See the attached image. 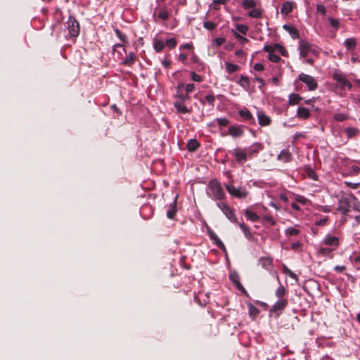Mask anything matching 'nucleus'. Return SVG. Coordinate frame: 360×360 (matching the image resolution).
I'll return each mask as SVG.
<instances>
[{"label": "nucleus", "mask_w": 360, "mask_h": 360, "mask_svg": "<svg viewBox=\"0 0 360 360\" xmlns=\"http://www.w3.org/2000/svg\"><path fill=\"white\" fill-rule=\"evenodd\" d=\"M206 193L209 198L218 202H221V200H224L226 197L225 192L220 182L216 179L209 181L206 188Z\"/></svg>", "instance_id": "f257e3e1"}, {"label": "nucleus", "mask_w": 360, "mask_h": 360, "mask_svg": "<svg viewBox=\"0 0 360 360\" xmlns=\"http://www.w3.org/2000/svg\"><path fill=\"white\" fill-rule=\"evenodd\" d=\"M338 206L337 210L343 215H347L350 211L351 201L354 199V195L341 191L338 195Z\"/></svg>", "instance_id": "f03ea898"}, {"label": "nucleus", "mask_w": 360, "mask_h": 360, "mask_svg": "<svg viewBox=\"0 0 360 360\" xmlns=\"http://www.w3.org/2000/svg\"><path fill=\"white\" fill-rule=\"evenodd\" d=\"M332 77L338 83V87L341 91H349L352 89V83L348 81L345 74L342 71L337 69L334 70Z\"/></svg>", "instance_id": "7ed1b4c3"}, {"label": "nucleus", "mask_w": 360, "mask_h": 360, "mask_svg": "<svg viewBox=\"0 0 360 360\" xmlns=\"http://www.w3.org/2000/svg\"><path fill=\"white\" fill-rule=\"evenodd\" d=\"M224 186L228 193L233 198L243 199L245 198L248 194L246 188L243 186H239L236 188L230 183L225 184Z\"/></svg>", "instance_id": "20e7f679"}, {"label": "nucleus", "mask_w": 360, "mask_h": 360, "mask_svg": "<svg viewBox=\"0 0 360 360\" xmlns=\"http://www.w3.org/2000/svg\"><path fill=\"white\" fill-rule=\"evenodd\" d=\"M216 205L231 222H237V217L235 214L234 209L229 206L227 202H217Z\"/></svg>", "instance_id": "39448f33"}, {"label": "nucleus", "mask_w": 360, "mask_h": 360, "mask_svg": "<svg viewBox=\"0 0 360 360\" xmlns=\"http://www.w3.org/2000/svg\"><path fill=\"white\" fill-rule=\"evenodd\" d=\"M65 27L69 32L70 37H77L80 32L79 22L73 17L70 15L65 22Z\"/></svg>", "instance_id": "423d86ee"}, {"label": "nucleus", "mask_w": 360, "mask_h": 360, "mask_svg": "<svg viewBox=\"0 0 360 360\" xmlns=\"http://www.w3.org/2000/svg\"><path fill=\"white\" fill-rule=\"evenodd\" d=\"M298 80L304 83L307 85L309 91H314L318 87V83L316 80L314 79V77L309 75L300 73L298 76Z\"/></svg>", "instance_id": "0eeeda50"}, {"label": "nucleus", "mask_w": 360, "mask_h": 360, "mask_svg": "<svg viewBox=\"0 0 360 360\" xmlns=\"http://www.w3.org/2000/svg\"><path fill=\"white\" fill-rule=\"evenodd\" d=\"M229 278L231 281V282L234 284L236 289L240 291L245 296L248 297V293L240 283V276L236 271H231L229 274Z\"/></svg>", "instance_id": "6e6552de"}, {"label": "nucleus", "mask_w": 360, "mask_h": 360, "mask_svg": "<svg viewBox=\"0 0 360 360\" xmlns=\"http://www.w3.org/2000/svg\"><path fill=\"white\" fill-rule=\"evenodd\" d=\"M298 49L300 58L307 57L310 51L314 53V51L311 50V45L307 41L303 39L300 41Z\"/></svg>", "instance_id": "1a4fd4ad"}, {"label": "nucleus", "mask_w": 360, "mask_h": 360, "mask_svg": "<svg viewBox=\"0 0 360 360\" xmlns=\"http://www.w3.org/2000/svg\"><path fill=\"white\" fill-rule=\"evenodd\" d=\"M257 117L258 123L261 127H267L271 124V117L262 110H257Z\"/></svg>", "instance_id": "9d476101"}, {"label": "nucleus", "mask_w": 360, "mask_h": 360, "mask_svg": "<svg viewBox=\"0 0 360 360\" xmlns=\"http://www.w3.org/2000/svg\"><path fill=\"white\" fill-rule=\"evenodd\" d=\"M340 241L339 238L336 236H331L328 234L326 236L321 244H324L326 245L330 246L331 248L335 249L339 245Z\"/></svg>", "instance_id": "9b49d317"}, {"label": "nucleus", "mask_w": 360, "mask_h": 360, "mask_svg": "<svg viewBox=\"0 0 360 360\" xmlns=\"http://www.w3.org/2000/svg\"><path fill=\"white\" fill-rule=\"evenodd\" d=\"M263 149V145L261 143L255 142L252 145H251L247 149V153L248 155V158H252L255 156L259 151Z\"/></svg>", "instance_id": "f8f14e48"}, {"label": "nucleus", "mask_w": 360, "mask_h": 360, "mask_svg": "<svg viewBox=\"0 0 360 360\" xmlns=\"http://www.w3.org/2000/svg\"><path fill=\"white\" fill-rule=\"evenodd\" d=\"M233 155L236 158V161L240 163L245 162L248 157L247 151L240 148L235 149L233 152Z\"/></svg>", "instance_id": "ddd939ff"}, {"label": "nucleus", "mask_w": 360, "mask_h": 360, "mask_svg": "<svg viewBox=\"0 0 360 360\" xmlns=\"http://www.w3.org/2000/svg\"><path fill=\"white\" fill-rule=\"evenodd\" d=\"M292 158V154L288 149L282 150L277 156V160L284 163L290 162Z\"/></svg>", "instance_id": "4468645a"}, {"label": "nucleus", "mask_w": 360, "mask_h": 360, "mask_svg": "<svg viewBox=\"0 0 360 360\" xmlns=\"http://www.w3.org/2000/svg\"><path fill=\"white\" fill-rule=\"evenodd\" d=\"M238 114L244 121L248 122L249 123H254V117L248 108H244L240 110Z\"/></svg>", "instance_id": "2eb2a0df"}, {"label": "nucleus", "mask_w": 360, "mask_h": 360, "mask_svg": "<svg viewBox=\"0 0 360 360\" xmlns=\"http://www.w3.org/2000/svg\"><path fill=\"white\" fill-rule=\"evenodd\" d=\"M243 132V127L242 126H231L229 128V134L233 138L242 136Z\"/></svg>", "instance_id": "dca6fc26"}, {"label": "nucleus", "mask_w": 360, "mask_h": 360, "mask_svg": "<svg viewBox=\"0 0 360 360\" xmlns=\"http://www.w3.org/2000/svg\"><path fill=\"white\" fill-rule=\"evenodd\" d=\"M283 28L289 33L292 39L299 38V32L294 26L285 24L283 25Z\"/></svg>", "instance_id": "f3484780"}, {"label": "nucleus", "mask_w": 360, "mask_h": 360, "mask_svg": "<svg viewBox=\"0 0 360 360\" xmlns=\"http://www.w3.org/2000/svg\"><path fill=\"white\" fill-rule=\"evenodd\" d=\"M136 60V56L134 52L129 53L124 59L122 61V64L127 66L132 65Z\"/></svg>", "instance_id": "a211bd4d"}, {"label": "nucleus", "mask_w": 360, "mask_h": 360, "mask_svg": "<svg viewBox=\"0 0 360 360\" xmlns=\"http://www.w3.org/2000/svg\"><path fill=\"white\" fill-rule=\"evenodd\" d=\"M297 116L302 120H306L310 116V111L305 107H298L297 110Z\"/></svg>", "instance_id": "6ab92c4d"}, {"label": "nucleus", "mask_w": 360, "mask_h": 360, "mask_svg": "<svg viewBox=\"0 0 360 360\" xmlns=\"http://www.w3.org/2000/svg\"><path fill=\"white\" fill-rule=\"evenodd\" d=\"M288 304V301L285 299L278 300L275 304L273 305L271 311H278L284 309Z\"/></svg>", "instance_id": "aec40b11"}, {"label": "nucleus", "mask_w": 360, "mask_h": 360, "mask_svg": "<svg viewBox=\"0 0 360 360\" xmlns=\"http://www.w3.org/2000/svg\"><path fill=\"white\" fill-rule=\"evenodd\" d=\"M174 105L179 113L186 114L191 111L182 101H175Z\"/></svg>", "instance_id": "412c9836"}, {"label": "nucleus", "mask_w": 360, "mask_h": 360, "mask_svg": "<svg viewBox=\"0 0 360 360\" xmlns=\"http://www.w3.org/2000/svg\"><path fill=\"white\" fill-rule=\"evenodd\" d=\"M299 225L296 224L294 226L288 227L284 233L285 236H297L300 233V230L299 229Z\"/></svg>", "instance_id": "4be33fe9"}, {"label": "nucleus", "mask_w": 360, "mask_h": 360, "mask_svg": "<svg viewBox=\"0 0 360 360\" xmlns=\"http://www.w3.org/2000/svg\"><path fill=\"white\" fill-rule=\"evenodd\" d=\"M293 4L291 1H285L283 4L281 13L283 15H288L292 11Z\"/></svg>", "instance_id": "5701e85b"}, {"label": "nucleus", "mask_w": 360, "mask_h": 360, "mask_svg": "<svg viewBox=\"0 0 360 360\" xmlns=\"http://www.w3.org/2000/svg\"><path fill=\"white\" fill-rule=\"evenodd\" d=\"M238 84L245 91H248L250 89V80L246 76L241 75L238 81Z\"/></svg>", "instance_id": "b1692460"}, {"label": "nucleus", "mask_w": 360, "mask_h": 360, "mask_svg": "<svg viewBox=\"0 0 360 360\" xmlns=\"http://www.w3.org/2000/svg\"><path fill=\"white\" fill-rule=\"evenodd\" d=\"M239 227L241 229V231L243 232L244 236L249 240H252L253 238V236L251 233L249 228L246 225H245L243 223H240Z\"/></svg>", "instance_id": "393cba45"}, {"label": "nucleus", "mask_w": 360, "mask_h": 360, "mask_svg": "<svg viewBox=\"0 0 360 360\" xmlns=\"http://www.w3.org/2000/svg\"><path fill=\"white\" fill-rule=\"evenodd\" d=\"M245 216L247 218V219L253 222L259 220V216L257 214V213L249 209L245 210Z\"/></svg>", "instance_id": "a878e982"}, {"label": "nucleus", "mask_w": 360, "mask_h": 360, "mask_svg": "<svg viewBox=\"0 0 360 360\" xmlns=\"http://www.w3.org/2000/svg\"><path fill=\"white\" fill-rule=\"evenodd\" d=\"M200 146V143L196 139H190L187 143V148L188 151H195Z\"/></svg>", "instance_id": "bb28decb"}, {"label": "nucleus", "mask_w": 360, "mask_h": 360, "mask_svg": "<svg viewBox=\"0 0 360 360\" xmlns=\"http://www.w3.org/2000/svg\"><path fill=\"white\" fill-rule=\"evenodd\" d=\"M248 314L250 317L252 319H255L259 313V310L255 307L252 303H248Z\"/></svg>", "instance_id": "cd10ccee"}, {"label": "nucleus", "mask_w": 360, "mask_h": 360, "mask_svg": "<svg viewBox=\"0 0 360 360\" xmlns=\"http://www.w3.org/2000/svg\"><path fill=\"white\" fill-rule=\"evenodd\" d=\"M153 45L155 51L159 53L164 49L165 42L162 40L154 39Z\"/></svg>", "instance_id": "c85d7f7f"}, {"label": "nucleus", "mask_w": 360, "mask_h": 360, "mask_svg": "<svg viewBox=\"0 0 360 360\" xmlns=\"http://www.w3.org/2000/svg\"><path fill=\"white\" fill-rule=\"evenodd\" d=\"M344 44L347 50H351L356 46V41L354 38H347L345 40Z\"/></svg>", "instance_id": "c756f323"}, {"label": "nucleus", "mask_w": 360, "mask_h": 360, "mask_svg": "<svg viewBox=\"0 0 360 360\" xmlns=\"http://www.w3.org/2000/svg\"><path fill=\"white\" fill-rule=\"evenodd\" d=\"M224 65L226 72L229 74L233 73L239 69V66L238 65L231 63L230 62H225Z\"/></svg>", "instance_id": "7c9ffc66"}, {"label": "nucleus", "mask_w": 360, "mask_h": 360, "mask_svg": "<svg viewBox=\"0 0 360 360\" xmlns=\"http://www.w3.org/2000/svg\"><path fill=\"white\" fill-rule=\"evenodd\" d=\"M345 131L349 139L353 138L356 136L359 132V129L355 127H347Z\"/></svg>", "instance_id": "2f4dec72"}, {"label": "nucleus", "mask_w": 360, "mask_h": 360, "mask_svg": "<svg viewBox=\"0 0 360 360\" xmlns=\"http://www.w3.org/2000/svg\"><path fill=\"white\" fill-rule=\"evenodd\" d=\"M259 263L263 268L269 269L272 264V259L269 257H262L259 259Z\"/></svg>", "instance_id": "473e14b6"}, {"label": "nucleus", "mask_w": 360, "mask_h": 360, "mask_svg": "<svg viewBox=\"0 0 360 360\" xmlns=\"http://www.w3.org/2000/svg\"><path fill=\"white\" fill-rule=\"evenodd\" d=\"M217 124L219 127H226L229 124V120L226 117L216 118L212 122V124Z\"/></svg>", "instance_id": "72a5a7b5"}, {"label": "nucleus", "mask_w": 360, "mask_h": 360, "mask_svg": "<svg viewBox=\"0 0 360 360\" xmlns=\"http://www.w3.org/2000/svg\"><path fill=\"white\" fill-rule=\"evenodd\" d=\"M349 259L356 269H360V254H353Z\"/></svg>", "instance_id": "f704fd0d"}, {"label": "nucleus", "mask_w": 360, "mask_h": 360, "mask_svg": "<svg viewBox=\"0 0 360 360\" xmlns=\"http://www.w3.org/2000/svg\"><path fill=\"white\" fill-rule=\"evenodd\" d=\"M176 212V207L175 201H174V202L170 205V207L167 212V217L169 219H173Z\"/></svg>", "instance_id": "c9c22d12"}, {"label": "nucleus", "mask_w": 360, "mask_h": 360, "mask_svg": "<svg viewBox=\"0 0 360 360\" xmlns=\"http://www.w3.org/2000/svg\"><path fill=\"white\" fill-rule=\"evenodd\" d=\"M289 103L290 105H296L301 100V97L297 94H291L289 95Z\"/></svg>", "instance_id": "e433bc0d"}, {"label": "nucleus", "mask_w": 360, "mask_h": 360, "mask_svg": "<svg viewBox=\"0 0 360 360\" xmlns=\"http://www.w3.org/2000/svg\"><path fill=\"white\" fill-rule=\"evenodd\" d=\"M256 6L255 0H243L242 6L245 9L253 8Z\"/></svg>", "instance_id": "4c0bfd02"}, {"label": "nucleus", "mask_w": 360, "mask_h": 360, "mask_svg": "<svg viewBox=\"0 0 360 360\" xmlns=\"http://www.w3.org/2000/svg\"><path fill=\"white\" fill-rule=\"evenodd\" d=\"M334 250L333 248L321 247L319 250V253L322 256H328Z\"/></svg>", "instance_id": "58836bf2"}, {"label": "nucleus", "mask_w": 360, "mask_h": 360, "mask_svg": "<svg viewBox=\"0 0 360 360\" xmlns=\"http://www.w3.org/2000/svg\"><path fill=\"white\" fill-rule=\"evenodd\" d=\"M248 16L250 18H259L262 17V12L257 8H254L250 11L248 13Z\"/></svg>", "instance_id": "ea45409f"}, {"label": "nucleus", "mask_w": 360, "mask_h": 360, "mask_svg": "<svg viewBox=\"0 0 360 360\" xmlns=\"http://www.w3.org/2000/svg\"><path fill=\"white\" fill-rule=\"evenodd\" d=\"M283 273L295 281L298 280L297 276L290 269H289L286 266H283Z\"/></svg>", "instance_id": "a19ab883"}, {"label": "nucleus", "mask_w": 360, "mask_h": 360, "mask_svg": "<svg viewBox=\"0 0 360 360\" xmlns=\"http://www.w3.org/2000/svg\"><path fill=\"white\" fill-rule=\"evenodd\" d=\"M276 296L278 297L279 299L284 297L285 294V288L280 283L279 287L276 290Z\"/></svg>", "instance_id": "79ce46f5"}, {"label": "nucleus", "mask_w": 360, "mask_h": 360, "mask_svg": "<svg viewBox=\"0 0 360 360\" xmlns=\"http://www.w3.org/2000/svg\"><path fill=\"white\" fill-rule=\"evenodd\" d=\"M351 207H352L354 210L360 212V202L354 195V199L351 201Z\"/></svg>", "instance_id": "37998d69"}, {"label": "nucleus", "mask_w": 360, "mask_h": 360, "mask_svg": "<svg viewBox=\"0 0 360 360\" xmlns=\"http://www.w3.org/2000/svg\"><path fill=\"white\" fill-rule=\"evenodd\" d=\"M333 119L336 121L343 122L348 119V115L344 113H335L333 115Z\"/></svg>", "instance_id": "c03bdc74"}, {"label": "nucleus", "mask_w": 360, "mask_h": 360, "mask_svg": "<svg viewBox=\"0 0 360 360\" xmlns=\"http://www.w3.org/2000/svg\"><path fill=\"white\" fill-rule=\"evenodd\" d=\"M275 51H278L282 56H285L287 55V51L285 49L279 44H274Z\"/></svg>", "instance_id": "a18cd8bd"}, {"label": "nucleus", "mask_w": 360, "mask_h": 360, "mask_svg": "<svg viewBox=\"0 0 360 360\" xmlns=\"http://www.w3.org/2000/svg\"><path fill=\"white\" fill-rule=\"evenodd\" d=\"M236 28L238 32H240L243 34H246L248 32V26H246L245 25H242V24L236 25Z\"/></svg>", "instance_id": "49530a36"}, {"label": "nucleus", "mask_w": 360, "mask_h": 360, "mask_svg": "<svg viewBox=\"0 0 360 360\" xmlns=\"http://www.w3.org/2000/svg\"><path fill=\"white\" fill-rule=\"evenodd\" d=\"M214 243L221 250H226V248H225V245H224L223 242L220 240V238L217 236V238H214L213 240H212Z\"/></svg>", "instance_id": "de8ad7c7"}, {"label": "nucleus", "mask_w": 360, "mask_h": 360, "mask_svg": "<svg viewBox=\"0 0 360 360\" xmlns=\"http://www.w3.org/2000/svg\"><path fill=\"white\" fill-rule=\"evenodd\" d=\"M203 27L206 30L212 31L216 27V24L212 21H205L203 22Z\"/></svg>", "instance_id": "09e8293b"}, {"label": "nucleus", "mask_w": 360, "mask_h": 360, "mask_svg": "<svg viewBox=\"0 0 360 360\" xmlns=\"http://www.w3.org/2000/svg\"><path fill=\"white\" fill-rule=\"evenodd\" d=\"M328 21L331 27H333L335 30L338 29L340 22L338 19L333 18H328Z\"/></svg>", "instance_id": "8fccbe9b"}, {"label": "nucleus", "mask_w": 360, "mask_h": 360, "mask_svg": "<svg viewBox=\"0 0 360 360\" xmlns=\"http://www.w3.org/2000/svg\"><path fill=\"white\" fill-rule=\"evenodd\" d=\"M307 176L309 178H311V179L315 180V181L318 180V176L313 169H311V168L307 169Z\"/></svg>", "instance_id": "3c124183"}, {"label": "nucleus", "mask_w": 360, "mask_h": 360, "mask_svg": "<svg viewBox=\"0 0 360 360\" xmlns=\"http://www.w3.org/2000/svg\"><path fill=\"white\" fill-rule=\"evenodd\" d=\"M295 200L296 202H299L303 205L309 202V200L303 195H297Z\"/></svg>", "instance_id": "603ef678"}, {"label": "nucleus", "mask_w": 360, "mask_h": 360, "mask_svg": "<svg viewBox=\"0 0 360 360\" xmlns=\"http://www.w3.org/2000/svg\"><path fill=\"white\" fill-rule=\"evenodd\" d=\"M115 32L116 34V36L123 42L127 41V36L123 34L121 31H120L118 29L115 30Z\"/></svg>", "instance_id": "864d4df0"}, {"label": "nucleus", "mask_w": 360, "mask_h": 360, "mask_svg": "<svg viewBox=\"0 0 360 360\" xmlns=\"http://www.w3.org/2000/svg\"><path fill=\"white\" fill-rule=\"evenodd\" d=\"M158 18H160L162 20H166L169 18V13L166 9L162 10L159 14Z\"/></svg>", "instance_id": "5fc2aeb1"}, {"label": "nucleus", "mask_w": 360, "mask_h": 360, "mask_svg": "<svg viewBox=\"0 0 360 360\" xmlns=\"http://www.w3.org/2000/svg\"><path fill=\"white\" fill-rule=\"evenodd\" d=\"M165 45L172 49L176 46V41L174 38H170L165 42Z\"/></svg>", "instance_id": "6e6d98bb"}, {"label": "nucleus", "mask_w": 360, "mask_h": 360, "mask_svg": "<svg viewBox=\"0 0 360 360\" xmlns=\"http://www.w3.org/2000/svg\"><path fill=\"white\" fill-rule=\"evenodd\" d=\"M268 59L271 62L278 63L281 60V58L274 53H271V54L268 56Z\"/></svg>", "instance_id": "4d7b16f0"}, {"label": "nucleus", "mask_w": 360, "mask_h": 360, "mask_svg": "<svg viewBox=\"0 0 360 360\" xmlns=\"http://www.w3.org/2000/svg\"><path fill=\"white\" fill-rule=\"evenodd\" d=\"M233 32H234L235 38L237 39L238 41H240L241 44H244L248 41V39L247 38L242 37L236 32H234V31H233Z\"/></svg>", "instance_id": "13d9d810"}, {"label": "nucleus", "mask_w": 360, "mask_h": 360, "mask_svg": "<svg viewBox=\"0 0 360 360\" xmlns=\"http://www.w3.org/2000/svg\"><path fill=\"white\" fill-rule=\"evenodd\" d=\"M263 219L268 221L271 226H274L276 223V220L269 214L264 215Z\"/></svg>", "instance_id": "bf43d9fd"}, {"label": "nucleus", "mask_w": 360, "mask_h": 360, "mask_svg": "<svg viewBox=\"0 0 360 360\" xmlns=\"http://www.w3.org/2000/svg\"><path fill=\"white\" fill-rule=\"evenodd\" d=\"M188 94L187 93L176 94V97L179 98V100H177L176 101H182L183 103H184L186 101H188L190 98Z\"/></svg>", "instance_id": "052dcab7"}, {"label": "nucleus", "mask_w": 360, "mask_h": 360, "mask_svg": "<svg viewBox=\"0 0 360 360\" xmlns=\"http://www.w3.org/2000/svg\"><path fill=\"white\" fill-rule=\"evenodd\" d=\"M226 2V0H212V8L215 10H217L219 8V4H224Z\"/></svg>", "instance_id": "680f3d73"}, {"label": "nucleus", "mask_w": 360, "mask_h": 360, "mask_svg": "<svg viewBox=\"0 0 360 360\" xmlns=\"http://www.w3.org/2000/svg\"><path fill=\"white\" fill-rule=\"evenodd\" d=\"M191 79L194 82H200L202 81V77L200 75L195 73V72H191Z\"/></svg>", "instance_id": "e2e57ef3"}, {"label": "nucleus", "mask_w": 360, "mask_h": 360, "mask_svg": "<svg viewBox=\"0 0 360 360\" xmlns=\"http://www.w3.org/2000/svg\"><path fill=\"white\" fill-rule=\"evenodd\" d=\"M205 100L210 105H213L215 101V97L212 95H206Z\"/></svg>", "instance_id": "0e129e2a"}, {"label": "nucleus", "mask_w": 360, "mask_h": 360, "mask_svg": "<svg viewBox=\"0 0 360 360\" xmlns=\"http://www.w3.org/2000/svg\"><path fill=\"white\" fill-rule=\"evenodd\" d=\"M226 41V39L223 37H218L214 39V43L216 46H220Z\"/></svg>", "instance_id": "69168bd1"}, {"label": "nucleus", "mask_w": 360, "mask_h": 360, "mask_svg": "<svg viewBox=\"0 0 360 360\" xmlns=\"http://www.w3.org/2000/svg\"><path fill=\"white\" fill-rule=\"evenodd\" d=\"M263 49L264 51L268 52L269 54H271V53H274L275 51L274 44V45H266V46H264Z\"/></svg>", "instance_id": "338daca9"}, {"label": "nucleus", "mask_w": 360, "mask_h": 360, "mask_svg": "<svg viewBox=\"0 0 360 360\" xmlns=\"http://www.w3.org/2000/svg\"><path fill=\"white\" fill-rule=\"evenodd\" d=\"M195 89V85L193 84H187L185 86V91L187 94L191 93Z\"/></svg>", "instance_id": "774afa93"}]
</instances>
